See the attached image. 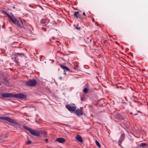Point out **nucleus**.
<instances>
[{"mask_svg":"<svg viewBox=\"0 0 148 148\" xmlns=\"http://www.w3.org/2000/svg\"><path fill=\"white\" fill-rule=\"evenodd\" d=\"M2 12L5 14L12 21L13 23L15 24L18 27L21 28H24L23 23L21 20H18L15 18H13L12 16L4 10H2Z\"/></svg>","mask_w":148,"mask_h":148,"instance_id":"f257e3e1","label":"nucleus"},{"mask_svg":"<svg viewBox=\"0 0 148 148\" xmlns=\"http://www.w3.org/2000/svg\"><path fill=\"white\" fill-rule=\"evenodd\" d=\"M24 128L28 131L31 134L34 136H40V133H42L43 134V135L45 136L47 135V133L43 131H40V132H37L36 131L33 130L32 129L27 127V126H23Z\"/></svg>","mask_w":148,"mask_h":148,"instance_id":"f03ea898","label":"nucleus"},{"mask_svg":"<svg viewBox=\"0 0 148 148\" xmlns=\"http://www.w3.org/2000/svg\"><path fill=\"white\" fill-rule=\"evenodd\" d=\"M0 119L2 120H6L14 125H17L18 124L17 122L15 120L13 119L8 117H0Z\"/></svg>","mask_w":148,"mask_h":148,"instance_id":"7ed1b4c3","label":"nucleus"},{"mask_svg":"<svg viewBox=\"0 0 148 148\" xmlns=\"http://www.w3.org/2000/svg\"><path fill=\"white\" fill-rule=\"evenodd\" d=\"M36 83V81L34 79L27 81L25 82V84L27 85L30 86H35Z\"/></svg>","mask_w":148,"mask_h":148,"instance_id":"20e7f679","label":"nucleus"},{"mask_svg":"<svg viewBox=\"0 0 148 148\" xmlns=\"http://www.w3.org/2000/svg\"><path fill=\"white\" fill-rule=\"evenodd\" d=\"M13 55L15 57V61L16 62H18L17 60H18V59L17 58V57H18V56H19L21 57H22L23 56H24V54L23 53H14V54H13Z\"/></svg>","mask_w":148,"mask_h":148,"instance_id":"39448f33","label":"nucleus"},{"mask_svg":"<svg viewBox=\"0 0 148 148\" xmlns=\"http://www.w3.org/2000/svg\"><path fill=\"white\" fill-rule=\"evenodd\" d=\"M13 97L16 98H24L25 97V96L21 93L13 95Z\"/></svg>","mask_w":148,"mask_h":148,"instance_id":"423d86ee","label":"nucleus"},{"mask_svg":"<svg viewBox=\"0 0 148 148\" xmlns=\"http://www.w3.org/2000/svg\"><path fill=\"white\" fill-rule=\"evenodd\" d=\"M66 108L69 111H73L76 110V108L75 107L71 106L69 104H67L66 106Z\"/></svg>","mask_w":148,"mask_h":148,"instance_id":"0eeeda50","label":"nucleus"},{"mask_svg":"<svg viewBox=\"0 0 148 148\" xmlns=\"http://www.w3.org/2000/svg\"><path fill=\"white\" fill-rule=\"evenodd\" d=\"M1 96L5 98L9 97H13V95L11 93H5L1 94Z\"/></svg>","mask_w":148,"mask_h":148,"instance_id":"6e6552de","label":"nucleus"},{"mask_svg":"<svg viewBox=\"0 0 148 148\" xmlns=\"http://www.w3.org/2000/svg\"><path fill=\"white\" fill-rule=\"evenodd\" d=\"M49 22V21L47 19H42L40 23L42 24L43 25L45 26Z\"/></svg>","mask_w":148,"mask_h":148,"instance_id":"1a4fd4ad","label":"nucleus"},{"mask_svg":"<svg viewBox=\"0 0 148 148\" xmlns=\"http://www.w3.org/2000/svg\"><path fill=\"white\" fill-rule=\"evenodd\" d=\"M55 141H57L59 143H63L65 142L66 140L63 138H57Z\"/></svg>","mask_w":148,"mask_h":148,"instance_id":"9d476101","label":"nucleus"},{"mask_svg":"<svg viewBox=\"0 0 148 148\" xmlns=\"http://www.w3.org/2000/svg\"><path fill=\"white\" fill-rule=\"evenodd\" d=\"M125 137V135L124 134H122L121 135V137L119 139L118 141V143L119 145H120L121 144L122 141L124 140V138Z\"/></svg>","mask_w":148,"mask_h":148,"instance_id":"9b49d317","label":"nucleus"},{"mask_svg":"<svg viewBox=\"0 0 148 148\" xmlns=\"http://www.w3.org/2000/svg\"><path fill=\"white\" fill-rule=\"evenodd\" d=\"M75 113L77 115L79 116L83 114V112L82 110L78 109L76 110Z\"/></svg>","mask_w":148,"mask_h":148,"instance_id":"f8f14e48","label":"nucleus"},{"mask_svg":"<svg viewBox=\"0 0 148 148\" xmlns=\"http://www.w3.org/2000/svg\"><path fill=\"white\" fill-rule=\"evenodd\" d=\"M74 15L75 17L77 18H79L82 19V18L80 17V15L78 12H75Z\"/></svg>","mask_w":148,"mask_h":148,"instance_id":"ddd939ff","label":"nucleus"},{"mask_svg":"<svg viewBox=\"0 0 148 148\" xmlns=\"http://www.w3.org/2000/svg\"><path fill=\"white\" fill-rule=\"evenodd\" d=\"M76 139L79 142L82 143L83 142L82 137L79 135H77L76 138Z\"/></svg>","mask_w":148,"mask_h":148,"instance_id":"4468645a","label":"nucleus"},{"mask_svg":"<svg viewBox=\"0 0 148 148\" xmlns=\"http://www.w3.org/2000/svg\"><path fill=\"white\" fill-rule=\"evenodd\" d=\"M60 66L61 68L64 70L66 71H70L69 69L67 66L63 65H61Z\"/></svg>","mask_w":148,"mask_h":148,"instance_id":"2eb2a0df","label":"nucleus"},{"mask_svg":"<svg viewBox=\"0 0 148 148\" xmlns=\"http://www.w3.org/2000/svg\"><path fill=\"white\" fill-rule=\"evenodd\" d=\"M147 145V144L145 143H142L139 146L141 148H144L145 146Z\"/></svg>","mask_w":148,"mask_h":148,"instance_id":"dca6fc26","label":"nucleus"},{"mask_svg":"<svg viewBox=\"0 0 148 148\" xmlns=\"http://www.w3.org/2000/svg\"><path fill=\"white\" fill-rule=\"evenodd\" d=\"M95 143L96 145L98 147H99V148H100L101 147V145L98 141H97V140H96Z\"/></svg>","mask_w":148,"mask_h":148,"instance_id":"f3484780","label":"nucleus"},{"mask_svg":"<svg viewBox=\"0 0 148 148\" xmlns=\"http://www.w3.org/2000/svg\"><path fill=\"white\" fill-rule=\"evenodd\" d=\"M88 90V89L87 88H85L84 89L83 92L86 93H87Z\"/></svg>","mask_w":148,"mask_h":148,"instance_id":"a211bd4d","label":"nucleus"},{"mask_svg":"<svg viewBox=\"0 0 148 148\" xmlns=\"http://www.w3.org/2000/svg\"><path fill=\"white\" fill-rule=\"evenodd\" d=\"M74 26L75 27L76 29L78 30H80L81 29V28L79 27H75V25H74Z\"/></svg>","mask_w":148,"mask_h":148,"instance_id":"6ab92c4d","label":"nucleus"},{"mask_svg":"<svg viewBox=\"0 0 148 148\" xmlns=\"http://www.w3.org/2000/svg\"><path fill=\"white\" fill-rule=\"evenodd\" d=\"M84 96L83 95H82L81 96V101L84 100Z\"/></svg>","mask_w":148,"mask_h":148,"instance_id":"aec40b11","label":"nucleus"},{"mask_svg":"<svg viewBox=\"0 0 148 148\" xmlns=\"http://www.w3.org/2000/svg\"><path fill=\"white\" fill-rule=\"evenodd\" d=\"M31 143V141L29 140H28L27 142V144H28V145L30 144Z\"/></svg>","mask_w":148,"mask_h":148,"instance_id":"412c9836","label":"nucleus"},{"mask_svg":"<svg viewBox=\"0 0 148 148\" xmlns=\"http://www.w3.org/2000/svg\"><path fill=\"white\" fill-rule=\"evenodd\" d=\"M4 81H5V82H8V81L7 79L5 78H4L3 79Z\"/></svg>","mask_w":148,"mask_h":148,"instance_id":"4be33fe9","label":"nucleus"},{"mask_svg":"<svg viewBox=\"0 0 148 148\" xmlns=\"http://www.w3.org/2000/svg\"><path fill=\"white\" fill-rule=\"evenodd\" d=\"M42 30L44 31L45 32L47 31V29H46V28H42Z\"/></svg>","mask_w":148,"mask_h":148,"instance_id":"5701e85b","label":"nucleus"},{"mask_svg":"<svg viewBox=\"0 0 148 148\" xmlns=\"http://www.w3.org/2000/svg\"><path fill=\"white\" fill-rule=\"evenodd\" d=\"M45 141L47 142L48 140V139H45Z\"/></svg>","mask_w":148,"mask_h":148,"instance_id":"b1692460","label":"nucleus"},{"mask_svg":"<svg viewBox=\"0 0 148 148\" xmlns=\"http://www.w3.org/2000/svg\"><path fill=\"white\" fill-rule=\"evenodd\" d=\"M83 15H84V16H86V14H85V13L84 12H83Z\"/></svg>","mask_w":148,"mask_h":148,"instance_id":"393cba45","label":"nucleus"},{"mask_svg":"<svg viewBox=\"0 0 148 148\" xmlns=\"http://www.w3.org/2000/svg\"><path fill=\"white\" fill-rule=\"evenodd\" d=\"M59 78L60 79H62V77H59Z\"/></svg>","mask_w":148,"mask_h":148,"instance_id":"a878e982","label":"nucleus"},{"mask_svg":"<svg viewBox=\"0 0 148 148\" xmlns=\"http://www.w3.org/2000/svg\"><path fill=\"white\" fill-rule=\"evenodd\" d=\"M94 21H95V19H94V18H92V21L93 22H94Z\"/></svg>","mask_w":148,"mask_h":148,"instance_id":"bb28decb","label":"nucleus"},{"mask_svg":"<svg viewBox=\"0 0 148 148\" xmlns=\"http://www.w3.org/2000/svg\"><path fill=\"white\" fill-rule=\"evenodd\" d=\"M64 74H66V72H65V70H64Z\"/></svg>","mask_w":148,"mask_h":148,"instance_id":"cd10ccee","label":"nucleus"},{"mask_svg":"<svg viewBox=\"0 0 148 148\" xmlns=\"http://www.w3.org/2000/svg\"><path fill=\"white\" fill-rule=\"evenodd\" d=\"M13 8H14V9L15 8V7L14 6H13Z\"/></svg>","mask_w":148,"mask_h":148,"instance_id":"c85d7f7f","label":"nucleus"},{"mask_svg":"<svg viewBox=\"0 0 148 148\" xmlns=\"http://www.w3.org/2000/svg\"><path fill=\"white\" fill-rule=\"evenodd\" d=\"M95 23L96 24H97V23L96 22Z\"/></svg>","mask_w":148,"mask_h":148,"instance_id":"c756f323","label":"nucleus"},{"mask_svg":"<svg viewBox=\"0 0 148 148\" xmlns=\"http://www.w3.org/2000/svg\"><path fill=\"white\" fill-rule=\"evenodd\" d=\"M1 85V84L0 83V85Z\"/></svg>","mask_w":148,"mask_h":148,"instance_id":"7c9ffc66","label":"nucleus"}]
</instances>
